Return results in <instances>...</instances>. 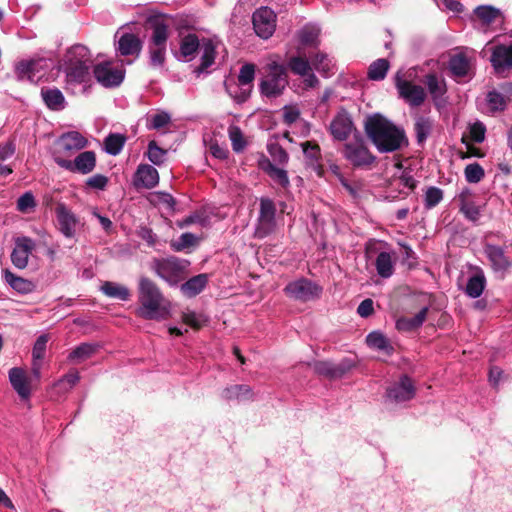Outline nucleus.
<instances>
[{"label": "nucleus", "mask_w": 512, "mask_h": 512, "mask_svg": "<svg viewBox=\"0 0 512 512\" xmlns=\"http://www.w3.org/2000/svg\"><path fill=\"white\" fill-rule=\"evenodd\" d=\"M364 131L380 153H392L408 146L404 129L380 113L366 117Z\"/></svg>", "instance_id": "nucleus-1"}, {"label": "nucleus", "mask_w": 512, "mask_h": 512, "mask_svg": "<svg viewBox=\"0 0 512 512\" xmlns=\"http://www.w3.org/2000/svg\"><path fill=\"white\" fill-rule=\"evenodd\" d=\"M138 301L140 307L137 309V314L143 319H166L169 315L166 300L161 290L148 277L142 276L139 279Z\"/></svg>", "instance_id": "nucleus-2"}, {"label": "nucleus", "mask_w": 512, "mask_h": 512, "mask_svg": "<svg viewBox=\"0 0 512 512\" xmlns=\"http://www.w3.org/2000/svg\"><path fill=\"white\" fill-rule=\"evenodd\" d=\"M190 262L175 256L154 258L151 270L170 286H177L186 276Z\"/></svg>", "instance_id": "nucleus-3"}, {"label": "nucleus", "mask_w": 512, "mask_h": 512, "mask_svg": "<svg viewBox=\"0 0 512 512\" xmlns=\"http://www.w3.org/2000/svg\"><path fill=\"white\" fill-rule=\"evenodd\" d=\"M287 85L286 67L273 62L268 65V73L259 83V91L264 97L277 98L283 94Z\"/></svg>", "instance_id": "nucleus-4"}, {"label": "nucleus", "mask_w": 512, "mask_h": 512, "mask_svg": "<svg viewBox=\"0 0 512 512\" xmlns=\"http://www.w3.org/2000/svg\"><path fill=\"white\" fill-rule=\"evenodd\" d=\"M342 155L355 169H370L377 159L361 137L345 143Z\"/></svg>", "instance_id": "nucleus-5"}, {"label": "nucleus", "mask_w": 512, "mask_h": 512, "mask_svg": "<svg viewBox=\"0 0 512 512\" xmlns=\"http://www.w3.org/2000/svg\"><path fill=\"white\" fill-rule=\"evenodd\" d=\"M276 206L270 198L260 199V209L254 236L263 239L276 230Z\"/></svg>", "instance_id": "nucleus-6"}, {"label": "nucleus", "mask_w": 512, "mask_h": 512, "mask_svg": "<svg viewBox=\"0 0 512 512\" xmlns=\"http://www.w3.org/2000/svg\"><path fill=\"white\" fill-rule=\"evenodd\" d=\"M284 292L294 300L307 302L319 298L322 294V287L309 279L300 278L288 283Z\"/></svg>", "instance_id": "nucleus-7"}, {"label": "nucleus", "mask_w": 512, "mask_h": 512, "mask_svg": "<svg viewBox=\"0 0 512 512\" xmlns=\"http://www.w3.org/2000/svg\"><path fill=\"white\" fill-rule=\"evenodd\" d=\"M56 164L72 173L89 174L96 167V154L94 151H83L74 160L65 159L59 155L54 157Z\"/></svg>", "instance_id": "nucleus-8"}, {"label": "nucleus", "mask_w": 512, "mask_h": 512, "mask_svg": "<svg viewBox=\"0 0 512 512\" xmlns=\"http://www.w3.org/2000/svg\"><path fill=\"white\" fill-rule=\"evenodd\" d=\"M277 15L268 6L257 8L252 14L253 29L257 36L267 40L276 30Z\"/></svg>", "instance_id": "nucleus-9"}, {"label": "nucleus", "mask_w": 512, "mask_h": 512, "mask_svg": "<svg viewBox=\"0 0 512 512\" xmlns=\"http://www.w3.org/2000/svg\"><path fill=\"white\" fill-rule=\"evenodd\" d=\"M394 80L400 97L403 98L409 105L418 107L423 104L426 98V93L422 86L405 80L401 71H398L395 74Z\"/></svg>", "instance_id": "nucleus-10"}, {"label": "nucleus", "mask_w": 512, "mask_h": 512, "mask_svg": "<svg viewBox=\"0 0 512 512\" xmlns=\"http://www.w3.org/2000/svg\"><path fill=\"white\" fill-rule=\"evenodd\" d=\"M355 367V362L350 358H344L334 363L331 361H317L314 364V370L317 374L328 379H340Z\"/></svg>", "instance_id": "nucleus-11"}, {"label": "nucleus", "mask_w": 512, "mask_h": 512, "mask_svg": "<svg viewBox=\"0 0 512 512\" xmlns=\"http://www.w3.org/2000/svg\"><path fill=\"white\" fill-rule=\"evenodd\" d=\"M48 69L49 65L45 58H34L17 63L15 72L18 79H28L34 82L36 79L41 78Z\"/></svg>", "instance_id": "nucleus-12"}, {"label": "nucleus", "mask_w": 512, "mask_h": 512, "mask_svg": "<svg viewBox=\"0 0 512 512\" xmlns=\"http://www.w3.org/2000/svg\"><path fill=\"white\" fill-rule=\"evenodd\" d=\"M475 20L484 31L490 30L493 26H502L505 21L504 13L492 5H479L473 10Z\"/></svg>", "instance_id": "nucleus-13"}, {"label": "nucleus", "mask_w": 512, "mask_h": 512, "mask_svg": "<svg viewBox=\"0 0 512 512\" xmlns=\"http://www.w3.org/2000/svg\"><path fill=\"white\" fill-rule=\"evenodd\" d=\"M36 247L35 241L27 236L15 238V246L11 253V262L18 269H25L28 266L29 256Z\"/></svg>", "instance_id": "nucleus-14"}, {"label": "nucleus", "mask_w": 512, "mask_h": 512, "mask_svg": "<svg viewBox=\"0 0 512 512\" xmlns=\"http://www.w3.org/2000/svg\"><path fill=\"white\" fill-rule=\"evenodd\" d=\"M58 230L66 238H73L79 225V219L64 203L57 204L55 208Z\"/></svg>", "instance_id": "nucleus-15"}, {"label": "nucleus", "mask_w": 512, "mask_h": 512, "mask_svg": "<svg viewBox=\"0 0 512 512\" xmlns=\"http://www.w3.org/2000/svg\"><path fill=\"white\" fill-rule=\"evenodd\" d=\"M353 129L354 123L352 118L343 108L337 112L329 125V131L333 139L337 141L347 140Z\"/></svg>", "instance_id": "nucleus-16"}, {"label": "nucleus", "mask_w": 512, "mask_h": 512, "mask_svg": "<svg viewBox=\"0 0 512 512\" xmlns=\"http://www.w3.org/2000/svg\"><path fill=\"white\" fill-rule=\"evenodd\" d=\"M415 396V386L407 375H402L397 383L387 388L386 397L395 402L409 401Z\"/></svg>", "instance_id": "nucleus-17"}, {"label": "nucleus", "mask_w": 512, "mask_h": 512, "mask_svg": "<svg viewBox=\"0 0 512 512\" xmlns=\"http://www.w3.org/2000/svg\"><path fill=\"white\" fill-rule=\"evenodd\" d=\"M93 73L96 80L104 87L119 86L124 80V71L112 68L110 62L97 64Z\"/></svg>", "instance_id": "nucleus-18"}, {"label": "nucleus", "mask_w": 512, "mask_h": 512, "mask_svg": "<svg viewBox=\"0 0 512 512\" xmlns=\"http://www.w3.org/2000/svg\"><path fill=\"white\" fill-rule=\"evenodd\" d=\"M136 189H152L159 183V173L149 164H139L132 179Z\"/></svg>", "instance_id": "nucleus-19"}, {"label": "nucleus", "mask_w": 512, "mask_h": 512, "mask_svg": "<svg viewBox=\"0 0 512 512\" xmlns=\"http://www.w3.org/2000/svg\"><path fill=\"white\" fill-rule=\"evenodd\" d=\"M258 168L267 174L276 184L286 189L290 186L288 173L277 167L268 157L261 154L257 161Z\"/></svg>", "instance_id": "nucleus-20"}, {"label": "nucleus", "mask_w": 512, "mask_h": 512, "mask_svg": "<svg viewBox=\"0 0 512 512\" xmlns=\"http://www.w3.org/2000/svg\"><path fill=\"white\" fill-rule=\"evenodd\" d=\"M307 167L311 168L319 177H323L325 170L321 163L322 155L320 146L316 142L305 141L300 144Z\"/></svg>", "instance_id": "nucleus-21"}, {"label": "nucleus", "mask_w": 512, "mask_h": 512, "mask_svg": "<svg viewBox=\"0 0 512 512\" xmlns=\"http://www.w3.org/2000/svg\"><path fill=\"white\" fill-rule=\"evenodd\" d=\"M484 253L495 272H505L512 266V261L501 246L487 243L484 246Z\"/></svg>", "instance_id": "nucleus-22"}, {"label": "nucleus", "mask_w": 512, "mask_h": 512, "mask_svg": "<svg viewBox=\"0 0 512 512\" xmlns=\"http://www.w3.org/2000/svg\"><path fill=\"white\" fill-rule=\"evenodd\" d=\"M490 62L498 73L512 69V44L496 45L492 50Z\"/></svg>", "instance_id": "nucleus-23"}, {"label": "nucleus", "mask_w": 512, "mask_h": 512, "mask_svg": "<svg viewBox=\"0 0 512 512\" xmlns=\"http://www.w3.org/2000/svg\"><path fill=\"white\" fill-rule=\"evenodd\" d=\"M473 193L470 188H464L457 196L459 210L466 219L477 222L480 218V207L472 200Z\"/></svg>", "instance_id": "nucleus-24"}, {"label": "nucleus", "mask_w": 512, "mask_h": 512, "mask_svg": "<svg viewBox=\"0 0 512 512\" xmlns=\"http://www.w3.org/2000/svg\"><path fill=\"white\" fill-rule=\"evenodd\" d=\"M58 144L64 153L72 155L86 148L88 146V140L78 131H69L61 135Z\"/></svg>", "instance_id": "nucleus-25"}, {"label": "nucleus", "mask_w": 512, "mask_h": 512, "mask_svg": "<svg viewBox=\"0 0 512 512\" xmlns=\"http://www.w3.org/2000/svg\"><path fill=\"white\" fill-rule=\"evenodd\" d=\"M142 50V41L133 33H123L117 41L116 51L121 56L138 57Z\"/></svg>", "instance_id": "nucleus-26"}, {"label": "nucleus", "mask_w": 512, "mask_h": 512, "mask_svg": "<svg viewBox=\"0 0 512 512\" xmlns=\"http://www.w3.org/2000/svg\"><path fill=\"white\" fill-rule=\"evenodd\" d=\"M148 25L152 30L151 44L166 45L169 36V25L163 16H151L148 18Z\"/></svg>", "instance_id": "nucleus-27"}, {"label": "nucleus", "mask_w": 512, "mask_h": 512, "mask_svg": "<svg viewBox=\"0 0 512 512\" xmlns=\"http://www.w3.org/2000/svg\"><path fill=\"white\" fill-rule=\"evenodd\" d=\"M9 380L14 390L22 399H28L30 397V386L23 369L18 367L11 368L9 371Z\"/></svg>", "instance_id": "nucleus-28"}, {"label": "nucleus", "mask_w": 512, "mask_h": 512, "mask_svg": "<svg viewBox=\"0 0 512 512\" xmlns=\"http://www.w3.org/2000/svg\"><path fill=\"white\" fill-rule=\"evenodd\" d=\"M428 311L429 308L425 306L413 317L399 318L396 321L397 330L402 332H410L420 328L423 325L424 321L426 320Z\"/></svg>", "instance_id": "nucleus-29"}, {"label": "nucleus", "mask_w": 512, "mask_h": 512, "mask_svg": "<svg viewBox=\"0 0 512 512\" xmlns=\"http://www.w3.org/2000/svg\"><path fill=\"white\" fill-rule=\"evenodd\" d=\"M200 48L202 50L201 63L195 70L198 74L205 72L211 67L216 57V44L213 40L203 39Z\"/></svg>", "instance_id": "nucleus-30"}, {"label": "nucleus", "mask_w": 512, "mask_h": 512, "mask_svg": "<svg viewBox=\"0 0 512 512\" xmlns=\"http://www.w3.org/2000/svg\"><path fill=\"white\" fill-rule=\"evenodd\" d=\"M208 284L207 274H198L191 277L180 286L181 292L187 297H195L200 294Z\"/></svg>", "instance_id": "nucleus-31"}, {"label": "nucleus", "mask_w": 512, "mask_h": 512, "mask_svg": "<svg viewBox=\"0 0 512 512\" xmlns=\"http://www.w3.org/2000/svg\"><path fill=\"white\" fill-rule=\"evenodd\" d=\"M4 278L10 287L20 294L32 293L36 288L32 281L16 276L9 270L4 271Z\"/></svg>", "instance_id": "nucleus-32"}, {"label": "nucleus", "mask_w": 512, "mask_h": 512, "mask_svg": "<svg viewBox=\"0 0 512 512\" xmlns=\"http://www.w3.org/2000/svg\"><path fill=\"white\" fill-rule=\"evenodd\" d=\"M66 64H92L89 49L82 44H75L65 55Z\"/></svg>", "instance_id": "nucleus-33"}, {"label": "nucleus", "mask_w": 512, "mask_h": 512, "mask_svg": "<svg viewBox=\"0 0 512 512\" xmlns=\"http://www.w3.org/2000/svg\"><path fill=\"white\" fill-rule=\"evenodd\" d=\"M449 69L456 77L470 76L471 61L462 53L453 55L449 60Z\"/></svg>", "instance_id": "nucleus-34"}, {"label": "nucleus", "mask_w": 512, "mask_h": 512, "mask_svg": "<svg viewBox=\"0 0 512 512\" xmlns=\"http://www.w3.org/2000/svg\"><path fill=\"white\" fill-rule=\"evenodd\" d=\"M424 83L427 86L433 101L437 104V101L447 92L445 80L438 77L436 74H428L425 76Z\"/></svg>", "instance_id": "nucleus-35"}, {"label": "nucleus", "mask_w": 512, "mask_h": 512, "mask_svg": "<svg viewBox=\"0 0 512 512\" xmlns=\"http://www.w3.org/2000/svg\"><path fill=\"white\" fill-rule=\"evenodd\" d=\"M486 287V278L484 272L478 269L475 274L469 277L465 293L471 298H478L482 295Z\"/></svg>", "instance_id": "nucleus-36"}, {"label": "nucleus", "mask_w": 512, "mask_h": 512, "mask_svg": "<svg viewBox=\"0 0 512 512\" xmlns=\"http://www.w3.org/2000/svg\"><path fill=\"white\" fill-rule=\"evenodd\" d=\"M41 96L49 109L58 111L64 108L65 98L59 89L42 88Z\"/></svg>", "instance_id": "nucleus-37"}, {"label": "nucleus", "mask_w": 512, "mask_h": 512, "mask_svg": "<svg viewBox=\"0 0 512 512\" xmlns=\"http://www.w3.org/2000/svg\"><path fill=\"white\" fill-rule=\"evenodd\" d=\"M320 29L312 24L303 26L298 32V40L303 46L317 47L319 45Z\"/></svg>", "instance_id": "nucleus-38"}, {"label": "nucleus", "mask_w": 512, "mask_h": 512, "mask_svg": "<svg viewBox=\"0 0 512 512\" xmlns=\"http://www.w3.org/2000/svg\"><path fill=\"white\" fill-rule=\"evenodd\" d=\"M66 74L70 82L85 83L90 77V67L92 64H66Z\"/></svg>", "instance_id": "nucleus-39"}, {"label": "nucleus", "mask_w": 512, "mask_h": 512, "mask_svg": "<svg viewBox=\"0 0 512 512\" xmlns=\"http://www.w3.org/2000/svg\"><path fill=\"white\" fill-rule=\"evenodd\" d=\"M366 343L370 348L377 349L391 355L394 351L388 338L379 331H373L366 337Z\"/></svg>", "instance_id": "nucleus-40"}, {"label": "nucleus", "mask_w": 512, "mask_h": 512, "mask_svg": "<svg viewBox=\"0 0 512 512\" xmlns=\"http://www.w3.org/2000/svg\"><path fill=\"white\" fill-rule=\"evenodd\" d=\"M100 290L106 296L122 301H127L131 295L126 286L111 281H105L101 285Z\"/></svg>", "instance_id": "nucleus-41"}, {"label": "nucleus", "mask_w": 512, "mask_h": 512, "mask_svg": "<svg viewBox=\"0 0 512 512\" xmlns=\"http://www.w3.org/2000/svg\"><path fill=\"white\" fill-rule=\"evenodd\" d=\"M377 273L382 278H389L394 273V261L389 252H380L375 260Z\"/></svg>", "instance_id": "nucleus-42"}, {"label": "nucleus", "mask_w": 512, "mask_h": 512, "mask_svg": "<svg viewBox=\"0 0 512 512\" xmlns=\"http://www.w3.org/2000/svg\"><path fill=\"white\" fill-rule=\"evenodd\" d=\"M222 397L226 400H246L252 397V389L248 385L236 384L227 387L222 392Z\"/></svg>", "instance_id": "nucleus-43"}, {"label": "nucleus", "mask_w": 512, "mask_h": 512, "mask_svg": "<svg viewBox=\"0 0 512 512\" xmlns=\"http://www.w3.org/2000/svg\"><path fill=\"white\" fill-rule=\"evenodd\" d=\"M390 63L387 59L379 58L373 61L367 72V77L372 81H381L385 79L387 72L389 71Z\"/></svg>", "instance_id": "nucleus-44"}, {"label": "nucleus", "mask_w": 512, "mask_h": 512, "mask_svg": "<svg viewBox=\"0 0 512 512\" xmlns=\"http://www.w3.org/2000/svg\"><path fill=\"white\" fill-rule=\"evenodd\" d=\"M200 46L198 37L195 34H188L181 40L180 53L184 58L191 60Z\"/></svg>", "instance_id": "nucleus-45"}, {"label": "nucleus", "mask_w": 512, "mask_h": 512, "mask_svg": "<svg viewBox=\"0 0 512 512\" xmlns=\"http://www.w3.org/2000/svg\"><path fill=\"white\" fill-rule=\"evenodd\" d=\"M433 127V122L428 117L419 116L416 118L414 124V131L418 144L424 143L430 135Z\"/></svg>", "instance_id": "nucleus-46"}, {"label": "nucleus", "mask_w": 512, "mask_h": 512, "mask_svg": "<svg viewBox=\"0 0 512 512\" xmlns=\"http://www.w3.org/2000/svg\"><path fill=\"white\" fill-rule=\"evenodd\" d=\"M126 142V137L119 133H111L104 140V150L106 153L116 156L118 155Z\"/></svg>", "instance_id": "nucleus-47"}, {"label": "nucleus", "mask_w": 512, "mask_h": 512, "mask_svg": "<svg viewBox=\"0 0 512 512\" xmlns=\"http://www.w3.org/2000/svg\"><path fill=\"white\" fill-rule=\"evenodd\" d=\"M444 198V191L436 186H428L424 190L423 203L426 210L435 208Z\"/></svg>", "instance_id": "nucleus-48"}, {"label": "nucleus", "mask_w": 512, "mask_h": 512, "mask_svg": "<svg viewBox=\"0 0 512 512\" xmlns=\"http://www.w3.org/2000/svg\"><path fill=\"white\" fill-rule=\"evenodd\" d=\"M96 352V346L90 343H82L74 348L68 355V360L81 363L90 358Z\"/></svg>", "instance_id": "nucleus-49"}, {"label": "nucleus", "mask_w": 512, "mask_h": 512, "mask_svg": "<svg viewBox=\"0 0 512 512\" xmlns=\"http://www.w3.org/2000/svg\"><path fill=\"white\" fill-rule=\"evenodd\" d=\"M488 110L491 113L505 110L507 106L506 97L496 90L489 91L486 96Z\"/></svg>", "instance_id": "nucleus-50"}, {"label": "nucleus", "mask_w": 512, "mask_h": 512, "mask_svg": "<svg viewBox=\"0 0 512 512\" xmlns=\"http://www.w3.org/2000/svg\"><path fill=\"white\" fill-rule=\"evenodd\" d=\"M267 151L272 158V162L275 165L285 166L289 162V154L287 151L277 142L269 143L267 145Z\"/></svg>", "instance_id": "nucleus-51"}, {"label": "nucleus", "mask_w": 512, "mask_h": 512, "mask_svg": "<svg viewBox=\"0 0 512 512\" xmlns=\"http://www.w3.org/2000/svg\"><path fill=\"white\" fill-rule=\"evenodd\" d=\"M146 155L151 163L161 166L167 159V150L159 147L156 141L151 140L148 143Z\"/></svg>", "instance_id": "nucleus-52"}, {"label": "nucleus", "mask_w": 512, "mask_h": 512, "mask_svg": "<svg viewBox=\"0 0 512 512\" xmlns=\"http://www.w3.org/2000/svg\"><path fill=\"white\" fill-rule=\"evenodd\" d=\"M288 67L295 75L299 76H305L311 71L309 61L301 56L291 57L288 61Z\"/></svg>", "instance_id": "nucleus-53"}, {"label": "nucleus", "mask_w": 512, "mask_h": 512, "mask_svg": "<svg viewBox=\"0 0 512 512\" xmlns=\"http://www.w3.org/2000/svg\"><path fill=\"white\" fill-rule=\"evenodd\" d=\"M171 116L169 113L162 111L151 115L147 118L146 127L149 130H160L170 124Z\"/></svg>", "instance_id": "nucleus-54"}, {"label": "nucleus", "mask_w": 512, "mask_h": 512, "mask_svg": "<svg viewBox=\"0 0 512 512\" xmlns=\"http://www.w3.org/2000/svg\"><path fill=\"white\" fill-rule=\"evenodd\" d=\"M255 70L256 66L252 63L242 65L238 74L239 85L252 88V83L255 79Z\"/></svg>", "instance_id": "nucleus-55"}, {"label": "nucleus", "mask_w": 512, "mask_h": 512, "mask_svg": "<svg viewBox=\"0 0 512 512\" xmlns=\"http://www.w3.org/2000/svg\"><path fill=\"white\" fill-rule=\"evenodd\" d=\"M464 176L468 183H479L484 178L485 172L482 166L475 162L465 167Z\"/></svg>", "instance_id": "nucleus-56"}, {"label": "nucleus", "mask_w": 512, "mask_h": 512, "mask_svg": "<svg viewBox=\"0 0 512 512\" xmlns=\"http://www.w3.org/2000/svg\"><path fill=\"white\" fill-rule=\"evenodd\" d=\"M80 380V376L77 370H71L64 376H62L55 384L54 388H62V386H65V389H63V393L69 392Z\"/></svg>", "instance_id": "nucleus-57"}, {"label": "nucleus", "mask_w": 512, "mask_h": 512, "mask_svg": "<svg viewBox=\"0 0 512 512\" xmlns=\"http://www.w3.org/2000/svg\"><path fill=\"white\" fill-rule=\"evenodd\" d=\"M228 134L233 150L237 153L241 152L246 146V141L241 129L238 126H231L228 130Z\"/></svg>", "instance_id": "nucleus-58"}, {"label": "nucleus", "mask_w": 512, "mask_h": 512, "mask_svg": "<svg viewBox=\"0 0 512 512\" xmlns=\"http://www.w3.org/2000/svg\"><path fill=\"white\" fill-rule=\"evenodd\" d=\"M48 340H49V338H48V335H46V334L40 335L36 339L34 346H33V350H32L34 367L36 365H39V363H37V362H40L44 358Z\"/></svg>", "instance_id": "nucleus-59"}, {"label": "nucleus", "mask_w": 512, "mask_h": 512, "mask_svg": "<svg viewBox=\"0 0 512 512\" xmlns=\"http://www.w3.org/2000/svg\"><path fill=\"white\" fill-rule=\"evenodd\" d=\"M150 64L153 67H161L165 62L166 45H153L149 49Z\"/></svg>", "instance_id": "nucleus-60"}, {"label": "nucleus", "mask_w": 512, "mask_h": 512, "mask_svg": "<svg viewBox=\"0 0 512 512\" xmlns=\"http://www.w3.org/2000/svg\"><path fill=\"white\" fill-rule=\"evenodd\" d=\"M314 68L322 74H328L331 70V61L325 53L318 52L311 58Z\"/></svg>", "instance_id": "nucleus-61"}, {"label": "nucleus", "mask_w": 512, "mask_h": 512, "mask_svg": "<svg viewBox=\"0 0 512 512\" xmlns=\"http://www.w3.org/2000/svg\"><path fill=\"white\" fill-rule=\"evenodd\" d=\"M195 243H196L195 235L190 232H186V233H183L178 238V240L172 241L170 246L174 251L180 252L190 246H193Z\"/></svg>", "instance_id": "nucleus-62"}, {"label": "nucleus", "mask_w": 512, "mask_h": 512, "mask_svg": "<svg viewBox=\"0 0 512 512\" xmlns=\"http://www.w3.org/2000/svg\"><path fill=\"white\" fill-rule=\"evenodd\" d=\"M486 127L481 121L469 125V137L475 143H482L485 140Z\"/></svg>", "instance_id": "nucleus-63"}, {"label": "nucleus", "mask_w": 512, "mask_h": 512, "mask_svg": "<svg viewBox=\"0 0 512 512\" xmlns=\"http://www.w3.org/2000/svg\"><path fill=\"white\" fill-rule=\"evenodd\" d=\"M109 179L103 174H95L89 177L85 184L88 188L94 190H104L108 185Z\"/></svg>", "instance_id": "nucleus-64"}]
</instances>
